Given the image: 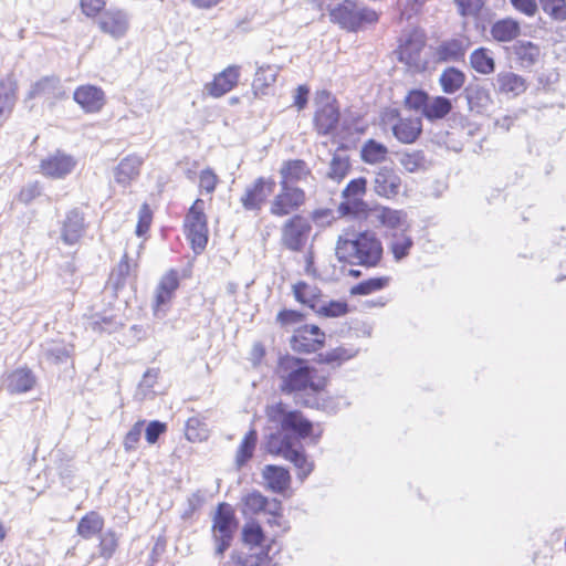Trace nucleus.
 I'll use <instances>...</instances> for the list:
<instances>
[{"instance_id":"6e6d98bb","label":"nucleus","mask_w":566,"mask_h":566,"mask_svg":"<svg viewBox=\"0 0 566 566\" xmlns=\"http://www.w3.org/2000/svg\"><path fill=\"white\" fill-rule=\"evenodd\" d=\"M118 546V537L113 530L99 534V555L106 560L109 559Z\"/></svg>"},{"instance_id":"0eeeda50","label":"nucleus","mask_w":566,"mask_h":566,"mask_svg":"<svg viewBox=\"0 0 566 566\" xmlns=\"http://www.w3.org/2000/svg\"><path fill=\"white\" fill-rule=\"evenodd\" d=\"M316 103L319 106L314 114V127L318 135L327 136L338 126L340 118L339 107L336 99L326 90L317 93Z\"/></svg>"},{"instance_id":"bb28decb","label":"nucleus","mask_w":566,"mask_h":566,"mask_svg":"<svg viewBox=\"0 0 566 566\" xmlns=\"http://www.w3.org/2000/svg\"><path fill=\"white\" fill-rule=\"evenodd\" d=\"M142 159L137 156H127L120 160L114 170L115 181L126 187L139 175Z\"/></svg>"},{"instance_id":"774afa93","label":"nucleus","mask_w":566,"mask_h":566,"mask_svg":"<svg viewBox=\"0 0 566 566\" xmlns=\"http://www.w3.org/2000/svg\"><path fill=\"white\" fill-rule=\"evenodd\" d=\"M304 319V314L296 310H282L276 315V321L282 326H289L296 323H300Z\"/></svg>"},{"instance_id":"c03bdc74","label":"nucleus","mask_w":566,"mask_h":566,"mask_svg":"<svg viewBox=\"0 0 566 566\" xmlns=\"http://www.w3.org/2000/svg\"><path fill=\"white\" fill-rule=\"evenodd\" d=\"M390 277L389 276H376L369 277L367 280L360 281L359 283L353 285L349 290L350 295H368L374 292L381 291L389 285Z\"/></svg>"},{"instance_id":"f257e3e1","label":"nucleus","mask_w":566,"mask_h":566,"mask_svg":"<svg viewBox=\"0 0 566 566\" xmlns=\"http://www.w3.org/2000/svg\"><path fill=\"white\" fill-rule=\"evenodd\" d=\"M265 416L263 449L291 462L297 470V479L304 482L313 472L314 462L308 459L302 441L314 431L313 422L282 401L266 406Z\"/></svg>"},{"instance_id":"c85d7f7f","label":"nucleus","mask_w":566,"mask_h":566,"mask_svg":"<svg viewBox=\"0 0 566 566\" xmlns=\"http://www.w3.org/2000/svg\"><path fill=\"white\" fill-rule=\"evenodd\" d=\"M491 35L497 42H510L521 33V24L513 18H504L491 25Z\"/></svg>"},{"instance_id":"39448f33","label":"nucleus","mask_w":566,"mask_h":566,"mask_svg":"<svg viewBox=\"0 0 566 566\" xmlns=\"http://www.w3.org/2000/svg\"><path fill=\"white\" fill-rule=\"evenodd\" d=\"M331 21L348 32H357L367 24L379 20V14L371 8L359 6L353 0H343L329 9Z\"/></svg>"},{"instance_id":"473e14b6","label":"nucleus","mask_w":566,"mask_h":566,"mask_svg":"<svg viewBox=\"0 0 566 566\" xmlns=\"http://www.w3.org/2000/svg\"><path fill=\"white\" fill-rule=\"evenodd\" d=\"M358 349L354 347L338 346L317 355L319 364L329 365L333 368L342 366L344 363L356 357Z\"/></svg>"},{"instance_id":"0e129e2a","label":"nucleus","mask_w":566,"mask_h":566,"mask_svg":"<svg viewBox=\"0 0 566 566\" xmlns=\"http://www.w3.org/2000/svg\"><path fill=\"white\" fill-rule=\"evenodd\" d=\"M166 422L159 420H151L145 428V439L149 444H155L160 436L167 431Z\"/></svg>"},{"instance_id":"4be33fe9","label":"nucleus","mask_w":566,"mask_h":566,"mask_svg":"<svg viewBox=\"0 0 566 566\" xmlns=\"http://www.w3.org/2000/svg\"><path fill=\"white\" fill-rule=\"evenodd\" d=\"M423 46L424 42L419 36L416 34H409L399 45L397 51L399 62L405 63L408 66H419Z\"/></svg>"},{"instance_id":"864d4df0","label":"nucleus","mask_w":566,"mask_h":566,"mask_svg":"<svg viewBox=\"0 0 566 566\" xmlns=\"http://www.w3.org/2000/svg\"><path fill=\"white\" fill-rule=\"evenodd\" d=\"M185 436L191 442L206 440L208 438L207 424L198 417H191L186 422Z\"/></svg>"},{"instance_id":"a19ab883","label":"nucleus","mask_w":566,"mask_h":566,"mask_svg":"<svg viewBox=\"0 0 566 566\" xmlns=\"http://www.w3.org/2000/svg\"><path fill=\"white\" fill-rule=\"evenodd\" d=\"M15 90L17 86L13 82L0 81V122L10 115L14 107Z\"/></svg>"},{"instance_id":"8fccbe9b","label":"nucleus","mask_w":566,"mask_h":566,"mask_svg":"<svg viewBox=\"0 0 566 566\" xmlns=\"http://www.w3.org/2000/svg\"><path fill=\"white\" fill-rule=\"evenodd\" d=\"M72 350L73 346L71 345H66L64 343H51L44 347L43 354L48 360L59 365L66 363L71 357Z\"/></svg>"},{"instance_id":"1a4fd4ad","label":"nucleus","mask_w":566,"mask_h":566,"mask_svg":"<svg viewBox=\"0 0 566 566\" xmlns=\"http://www.w3.org/2000/svg\"><path fill=\"white\" fill-rule=\"evenodd\" d=\"M281 191L277 193L270 208L273 216L283 217L297 210L305 202V192L298 187H293L285 181H280Z\"/></svg>"},{"instance_id":"9b49d317","label":"nucleus","mask_w":566,"mask_h":566,"mask_svg":"<svg viewBox=\"0 0 566 566\" xmlns=\"http://www.w3.org/2000/svg\"><path fill=\"white\" fill-rule=\"evenodd\" d=\"M275 186L276 184L272 178H256L252 185L247 187L241 197L242 207L248 211L261 210L268 197L273 193Z\"/></svg>"},{"instance_id":"6ab92c4d","label":"nucleus","mask_w":566,"mask_h":566,"mask_svg":"<svg viewBox=\"0 0 566 566\" xmlns=\"http://www.w3.org/2000/svg\"><path fill=\"white\" fill-rule=\"evenodd\" d=\"M401 179L388 167H381L375 176L374 190L377 195L385 198H394L400 191Z\"/></svg>"},{"instance_id":"49530a36","label":"nucleus","mask_w":566,"mask_h":566,"mask_svg":"<svg viewBox=\"0 0 566 566\" xmlns=\"http://www.w3.org/2000/svg\"><path fill=\"white\" fill-rule=\"evenodd\" d=\"M316 307V314L327 318L342 317L349 313V305L344 300H331L328 302L321 300Z\"/></svg>"},{"instance_id":"423d86ee","label":"nucleus","mask_w":566,"mask_h":566,"mask_svg":"<svg viewBox=\"0 0 566 566\" xmlns=\"http://www.w3.org/2000/svg\"><path fill=\"white\" fill-rule=\"evenodd\" d=\"M203 205L202 199H196L185 218V234L196 254H200L208 243V223Z\"/></svg>"},{"instance_id":"412c9836","label":"nucleus","mask_w":566,"mask_h":566,"mask_svg":"<svg viewBox=\"0 0 566 566\" xmlns=\"http://www.w3.org/2000/svg\"><path fill=\"white\" fill-rule=\"evenodd\" d=\"M266 488L276 494H283L291 485V474L286 468L266 464L262 470Z\"/></svg>"},{"instance_id":"bf43d9fd","label":"nucleus","mask_w":566,"mask_h":566,"mask_svg":"<svg viewBox=\"0 0 566 566\" xmlns=\"http://www.w3.org/2000/svg\"><path fill=\"white\" fill-rule=\"evenodd\" d=\"M145 426L144 420H138L134 423L130 430L125 434L123 446L126 452L135 451L142 438V432Z\"/></svg>"},{"instance_id":"b1692460","label":"nucleus","mask_w":566,"mask_h":566,"mask_svg":"<svg viewBox=\"0 0 566 566\" xmlns=\"http://www.w3.org/2000/svg\"><path fill=\"white\" fill-rule=\"evenodd\" d=\"M35 385V376L28 368H18L7 378L6 388L10 394H24Z\"/></svg>"},{"instance_id":"ddd939ff","label":"nucleus","mask_w":566,"mask_h":566,"mask_svg":"<svg viewBox=\"0 0 566 566\" xmlns=\"http://www.w3.org/2000/svg\"><path fill=\"white\" fill-rule=\"evenodd\" d=\"M97 23L102 32L120 39L129 28V17L124 10L109 8L99 14Z\"/></svg>"},{"instance_id":"ea45409f","label":"nucleus","mask_w":566,"mask_h":566,"mask_svg":"<svg viewBox=\"0 0 566 566\" xmlns=\"http://www.w3.org/2000/svg\"><path fill=\"white\" fill-rule=\"evenodd\" d=\"M277 70L275 66L266 65L256 69L252 88L255 95H265L266 90L276 81Z\"/></svg>"},{"instance_id":"5fc2aeb1","label":"nucleus","mask_w":566,"mask_h":566,"mask_svg":"<svg viewBox=\"0 0 566 566\" xmlns=\"http://www.w3.org/2000/svg\"><path fill=\"white\" fill-rule=\"evenodd\" d=\"M120 326L122 324L117 322L116 317L113 315L95 314L92 316L91 327L94 332L111 334L116 332Z\"/></svg>"},{"instance_id":"9d476101","label":"nucleus","mask_w":566,"mask_h":566,"mask_svg":"<svg viewBox=\"0 0 566 566\" xmlns=\"http://www.w3.org/2000/svg\"><path fill=\"white\" fill-rule=\"evenodd\" d=\"M389 120H396L391 125L392 135L402 144L415 143L422 133V120L420 117H401L400 112L392 108L388 112Z\"/></svg>"},{"instance_id":"a18cd8bd","label":"nucleus","mask_w":566,"mask_h":566,"mask_svg":"<svg viewBox=\"0 0 566 566\" xmlns=\"http://www.w3.org/2000/svg\"><path fill=\"white\" fill-rule=\"evenodd\" d=\"M388 149L375 139H368L361 147V159L367 164H377L386 159Z\"/></svg>"},{"instance_id":"7c9ffc66","label":"nucleus","mask_w":566,"mask_h":566,"mask_svg":"<svg viewBox=\"0 0 566 566\" xmlns=\"http://www.w3.org/2000/svg\"><path fill=\"white\" fill-rule=\"evenodd\" d=\"M241 541L244 545L249 546L251 551L259 548L258 553H260L261 549L268 551L270 553V546L263 547L265 533L262 526L255 521L247 522L242 526Z\"/></svg>"},{"instance_id":"5701e85b","label":"nucleus","mask_w":566,"mask_h":566,"mask_svg":"<svg viewBox=\"0 0 566 566\" xmlns=\"http://www.w3.org/2000/svg\"><path fill=\"white\" fill-rule=\"evenodd\" d=\"M453 109V101L443 95H430L421 114L430 123L446 119Z\"/></svg>"},{"instance_id":"393cba45","label":"nucleus","mask_w":566,"mask_h":566,"mask_svg":"<svg viewBox=\"0 0 566 566\" xmlns=\"http://www.w3.org/2000/svg\"><path fill=\"white\" fill-rule=\"evenodd\" d=\"M470 42L460 39H451L443 41L437 48V56L442 62H460L463 61Z\"/></svg>"},{"instance_id":"f3484780","label":"nucleus","mask_w":566,"mask_h":566,"mask_svg":"<svg viewBox=\"0 0 566 566\" xmlns=\"http://www.w3.org/2000/svg\"><path fill=\"white\" fill-rule=\"evenodd\" d=\"M240 77V66L229 65L213 77V81L206 85L209 95L221 97L237 86Z\"/></svg>"},{"instance_id":"7ed1b4c3","label":"nucleus","mask_w":566,"mask_h":566,"mask_svg":"<svg viewBox=\"0 0 566 566\" xmlns=\"http://www.w3.org/2000/svg\"><path fill=\"white\" fill-rule=\"evenodd\" d=\"M276 374L281 380L282 394L292 396L296 406L308 398L312 388L318 384L317 371L305 359L285 356L281 357Z\"/></svg>"},{"instance_id":"4d7b16f0","label":"nucleus","mask_w":566,"mask_h":566,"mask_svg":"<svg viewBox=\"0 0 566 566\" xmlns=\"http://www.w3.org/2000/svg\"><path fill=\"white\" fill-rule=\"evenodd\" d=\"M400 164L408 172H416L424 167L426 157L422 150L403 153L400 157Z\"/></svg>"},{"instance_id":"37998d69","label":"nucleus","mask_w":566,"mask_h":566,"mask_svg":"<svg viewBox=\"0 0 566 566\" xmlns=\"http://www.w3.org/2000/svg\"><path fill=\"white\" fill-rule=\"evenodd\" d=\"M241 512L244 516L256 515L264 511L266 504V496H264L258 490H252L250 492H247L241 497Z\"/></svg>"},{"instance_id":"13d9d810","label":"nucleus","mask_w":566,"mask_h":566,"mask_svg":"<svg viewBox=\"0 0 566 566\" xmlns=\"http://www.w3.org/2000/svg\"><path fill=\"white\" fill-rule=\"evenodd\" d=\"M342 216L358 217L367 212V205L359 198L344 199L338 206Z\"/></svg>"},{"instance_id":"052dcab7","label":"nucleus","mask_w":566,"mask_h":566,"mask_svg":"<svg viewBox=\"0 0 566 566\" xmlns=\"http://www.w3.org/2000/svg\"><path fill=\"white\" fill-rule=\"evenodd\" d=\"M461 17H478L484 7L485 0H454Z\"/></svg>"},{"instance_id":"2eb2a0df","label":"nucleus","mask_w":566,"mask_h":566,"mask_svg":"<svg viewBox=\"0 0 566 566\" xmlns=\"http://www.w3.org/2000/svg\"><path fill=\"white\" fill-rule=\"evenodd\" d=\"M84 213L78 208L71 209L63 221L61 239L67 245H74L80 241L85 231Z\"/></svg>"},{"instance_id":"69168bd1","label":"nucleus","mask_w":566,"mask_h":566,"mask_svg":"<svg viewBox=\"0 0 566 566\" xmlns=\"http://www.w3.org/2000/svg\"><path fill=\"white\" fill-rule=\"evenodd\" d=\"M366 185L367 180L364 177L352 179L342 192L343 198H358V196L365 193Z\"/></svg>"},{"instance_id":"f03ea898","label":"nucleus","mask_w":566,"mask_h":566,"mask_svg":"<svg viewBox=\"0 0 566 566\" xmlns=\"http://www.w3.org/2000/svg\"><path fill=\"white\" fill-rule=\"evenodd\" d=\"M335 254L339 262L371 269L380 264L384 248L375 232L353 230L338 237Z\"/></svg>"},{"instance_id":"338daca9","label":"nucleus","mask_w":566,"mask_h":566,"mask_svg":"<svg viewBox=\"0 0 566 566\" xmlns=\"http://www.w3.org/2000/svg\"><path fill=\"white\" fill-rule=\"evenodd\" d=\"M511 6L526 17H534L538 12L539 0H509Z\"/></svg>"},{"instance_id":"79ce46f5","label":"nucleus","mask_w":566,"mask_h":566,"mask_svg":"<svg viewBox=\"0 0 566 566\" xmlns=\"http://www.w3.org/2000/svg\"><path fill=\"white\" fill-rule=\"evenodd\" d=\"M231 558L234 560V566H275L268 551L261 549L260 553H252L243 555L233 551Z\"/></svg>"},{"instance_id":"a211bd4d","label":"nucleus","mask_w":566,"mask_h":566,"mask_svg":"<svg viewBox=\"0 0 566 566\" xmlns=\"http://www.w3.org/2000/svg\"><path fill=\"white\" fill-rule=\"evenodd\" d=\"M462 95L467 99L469 112L473 114H484L492 104L490 91L478 83L465 86Z\"/></svg>"},{"instance_id":"603ef678","label":"nucleus","mask_w":566,"mask_h":566,"mask_svg":"<svg viewBox=\"0 0 566 566\" xmlns=\"http://www.w3.org/2000/svg\"><path fill=\"white\" fill-rule=\"evenodd\" d=\"M539 8L553 21H566V0H539Z\"/></svg>"},{"instance_id":"4c0bfd02","label":"nucleus","mask_w":566,"mask_h":566,"mask_svg":"<svg viewBox=\"0 0 566 566\" xmlns=\"http://www.w3.org/2000/svg\"><path fill=\"white\" fill-rule=\"evenodd\" d=\"M290 345L294 352L302 354L315 353L323 347L322 339L313 338L312 335H307L298 328L295 329L291 337Z\"/></svg>"},{"instance_id":"4468645a","label":"nucleus","mask_w":566,"mask_h":566,"mask_svg":"<svg viewBox=\"0 0 566 566\" xmlns=\"http://www.w3.org/2000/svg\"><path fill=\"white\" fill-rule=\"evenodd\" d=\"M76 161L70 155L57 151L55 155L49 156L41 160V172L53 179H62L70 175Z\"/></svg>"},{"instance_id":"6e6552de","label":"nucleus","mask_w":566,"mask_h":566,"mask_svg":"<svg viewBox=\"0 0 566 566\" xmlns=\"http://www.w3.org/2000/svg\"><path fill=\"white\" fill-rule=\"evenodd\" d=\"M312 230L310 221L301 214H294L282 228V242L291 251L303 250Z\"/></svg>"},{"instance_id":"72a5a7b5","label":"nucleus","mask_w":566,"mask_h":566,"mask_svg":"<svg viewBox=\"0 0 566 566\" xmlns=\"http://www.w3.org/2000/svg\"><path fill=\"white\" fill-rule=\"evenodd\" d=\"M470 66L479 74L489 75L495 71V60L488 48L480 46L470 54Z\"/></svg>"},{"instance_id":"c756f323","label":"nucleus","mask_w":566,"mask_h":566,"mask_svg":"<svg viewBox=\"0 0 566 566\" xmlns=\"http://www.w3.org/2000/svg\"><path fill=\"white\" fill-rule=\"evenodd\" d=\"M293 294L297 302L316 313V306L319 305L322 300V291L317 286L300 281L293 285Z\"/></svg>"},{"instance_id":"e2e57ef3","label":"nucleus","mask_w":566,"mask_h":566,"mask_svg":"<svg viewBox=\"0 0 566 566\" xmlns=\"http://www.w3.org/2000/svg\"><path fill=\"white\" fill-rule=\"evenodd\" d=\"M153 220V212L147 203H143L138 211V222L135 233L137 237H143L150 228Z\"/></svg>"},{"instance_id":"de8ad7c7","label":"nucleus","mask_w":566,"mask_h":566,"mask_svg":"<svg viewBox=\"0 0 566 566\" xmlns=\"http://www.w3.org/2000/svg\"><path fill=\"white\" fill-rule=\"evenodd\" d=\"M350 163L348 156L334 154L329 163V169L326 174L327 178L336 182H340L349 172Z\"/></svg>"},{"instance_id":"f8f14e48","label":"nucleus","mask_w":566,"mask_h":566,"mask_svg":"<svg viewBox=\"0 0 566 566\" xmlns=\"http://www.w3.org/2000/svg\"><path fill=\"white\" fill-rule=\"evenodd\" d=\"M327 380L322 377L318 379L317 386L303 400L301 407L316 409L327 415H335L342 409L340 398L331 396L326 390Z\"/></svg>"},{"instance_id":"09e8293b","label":"nucleus","mask_w":566,"mask_h":566,"mask_svg":"<svg viewBox=\"0 0 566 566\" xmlns=\"http://www.w3.org/2000/svg\"><path fill=\"white\" fill-rule=\"evenodd\" d=\"M379 222L390 229H402L406 226L407 214L402 210L382 207L377 216Z\"/></svg>"},{"instance_id":"20e7f679","label":"nucleus","mask_w":566,"mask_h":566,"mask_svg":"<svg viewBox=\"0 0 566 566\" xmlns=\"http://www.w3.org/2000/svg\"><path fill=\"white\" fill-rule=\"evenodd\" d=\"M239 528V520L231 504L221 502L212 516L211 537L214 544V556L222 557L230 548Z\"/></svg>"},{"instance_id":"3c124183","label":"nucleus","mask_w":566,"mask_h":566,"mask_svg":"<svg viewBox=\"0 0 566 566\" xmlns=\"http://www.w3.org/2000/svg\"><path fill=\"white\" fill-rule=\"evenodd\" d=\"M430 94L422 88H411L408 91L403 99V105L407 109L419 112L422 114Z\"/></svg>"},{"instance_id":"f704fd0d","label":"nucleus","mask_w":566,"mask_h":566,"mask_svg":"<svg viewBox=\"0 0 566 566\" xmlns=\"http://www.w3.org/2000/svg\"><path fill=\"white\" fill-rule=\"evenodd\" d=\"M61 81L55 75H49L36 81L28 93L29 98L38 96L60 97Z\"/></svg>"},{"instance_id":"cd10ccee","label":"nucleus","mask_w":566,"mask_h":566,"mask_svg":"<svg viewBox=\"0 0 566 566\" xmlns=\"http://www.w3.org/2000/svg\"><path fill=\"white\" fill-rule=\"evenodd\" d=\"M495 81L500 93L513 96L523 94L527 88L525 78L513 72H500Z\"/></svg>"},{"instance_id":"2f4dec72","label":"nucleus","mask_w":566,"mask_h":566,"mask_svg":"<svg viewBox=\"0 0 566 566\" xmlns=\"http://www.w3.org/2000/svg\"><path fill=\"white\" fill-rule=\"evenodd\" d=\"M465 80L463 71L455 66H448L440 74L439 84L444 94L452 95L463 87Z\"/></svg>"},{"instance_id":"58836bf2","label":"nucleus","mask_w":566,"mask_h":566,"mask_svg":"<svg viewBox=\"0 0 566 566\" xmlns=\"http://www.w3.org/2000/svg\"><path fill=\"white\" fill-rule=\"evenodd\" d=\"M280 174L282 176L281 181H285L290 185V182L303 179L305 176L310 175L311 171L304 160L292 159L283 163Z\"/></svg>"},{"instance_id":"a878e982","label":"nucleus","mask_w":566,"mask_h":566,"mask_svg":"<svg viewBox=\"0 0 566 566\" xmlns=\"http://www.w3.org/2000/svg\"><path fill=\"white\" fill-rule=\"evenodd\" d=\"M179 287V276L176 270H170L167 274H165L157 289H156V298L155 306L157 308L168 304L172 298L175 291Z\"/></svg>"},{"instance_id":"680f3d73","label":"nucleus","mask_w":566,"mask_h":566,"mask_svg":"<svg viewBox=\"0 0 566 566\" xmlns=\"http://www.w3.org/2000/svg\"><path fill=\"white\" fill-rule=\"evenodd\" d=\"M413 245V241L411 237L403 235L399 239H396L390 244V250L392 252L394 259L396 261L403 260L410 252V249Z\"/></svg>"},{"instance_id":"e433bc0d","label":"nucleus","mask_w":566,"mask_h":566,"mask_svg":"<svg viewBox=\"0 0 566 566\" xmlns=\"http://www.w3.org/2000/svg\"><path fill=\"white\" fill-rule=\"evenodd\" d=\"M104 527V520L97 512H90L85 514L77 523V534L90 539L96 534H101Z\"/></svg>"},{"instance_id":"aec40b11","label":"nucleus","mask_w":566,"mask_h":566,"mask_svg":"<svg viewBox=\"0 0 566 566\" xmlns=\"http://www.w3.org/2000/svg\"><path fill=\"white\" fill-rule=\"evenodd\" d=\"M510 50L523 70H531L539 61L542 53L538 44L526 40L516 41Z\"/></svg>"},{"instance_id":"dca6fc26","label":"nucleus","mask_w":566,"mask_h":566,"mask_svg":"<svg viewBox=\"0 0 566 566\" xmlns=\"http://www.w3.org/2000/svg\"><path fill=\"white\" fill-rule=\"evenodd\" d=\"M73 99L85 113H97L104 105L105 94L97 86L82 85L74 91Z\"/></svg>"},{"instance_id":"c9c22d12","label":"nucleus","mask_w":566,"mask_h":566,"mask_svg":"<svg viewBox=\"0 0 566 566\" xmlns=\"http://www.w3.org/2000/svg\"><path fill=\"white\" fill-rule=\"evenodd\" d=\"M258 442V431L251 428L243 437L235 454V467L242 469L253 457Z\"/></svg>"}]
</instances>
